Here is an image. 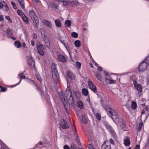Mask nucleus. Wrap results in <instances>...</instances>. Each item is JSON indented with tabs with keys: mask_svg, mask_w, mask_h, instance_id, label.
I'll list each match as a JSON object with an SVG mask.
<instances>
[{
	"mask_svg": "<svg viewBox=\"0 0 149 149\" xmlns=\"http://www.w3.org/2000/svg\"><path fill=\"white\" fill-rule=\"evenodd\" d=\"M105 110L108 113V114L111 117H112V119L116 121L119 120L121 124L123 125V127H125L124 124H123V120L121 118H119L117 113L115 111L113 110L109 106L107 105L105 107Z\"/></svg>",
	"mask_w": 149,
	"mask_h": 149,
	"instance_id": "f257e3e1",
	"label": "nucleus"
},
{
	"mask_svg": "<svg viewBox=\"0 0 149 149\" xmlns=\"http://www.w3.org/2000/svg\"><path fill=\"white\" fill-rule=\"evenodd\" d=\"M61 92L65 94L62 92H61ZM66 95H65V100H69V102L70 104H74V100L72 95V93L70 90V87L69 86H67V88L66 89ZM59 95H60V94Z\"/></svg>",
	"mask_w": 149,
	"mask_h": 149,
	"instance_id": "f03ea898",
	"label": "nucleus"
},
{
	"mask_svg": "<svg viewBox=\"0 0 149 149\" xmlns=\"http://www.w3.org/2000/svg\"><path fill=\"white\" fill-rule=\"evenodd\" d=\"M60 97L61 99L62 102L65 108L66 112L68 113H69V111L68 109L69 107V105H72L74 104H70L69 102V100H65V94L62 92L60 94Z\"/></svg>",
	"mask_w": 149,
	"mask_h": 149,
	"instance_id": "7ed1b4c3",
	"label": "nucleus"
},
{
	"mask_svg": "<svg viewBox=\"0 0 149 149\" xmlns=\"http://www.w3.org/2000/svg\"><path fill=\"white\" fill-rule=\"evenodd\" d=\"M29 15L36 27L37 28L39 25V19L35 12L33 10H31L29 11Z\"/></svg>",
	"mask_w": 149,
	"mask_h": 149,
	"instance_id": "20e7f679",
	"label": "nucleus"
},
{
	"mask_svg": "<svg viewBox=\"0 0 149 149\" xmlns=\"http://www.w3.org/2000/svg\"><path fill=\"white\" fill-rule=\"evenodd\" d=\"M149 56L146 57V59L144 60L139 65V69L140 71H143L146 69L149 65Z\"/></svg>",
	"mask_w": 149,
	"mask_h": 149,
	"instance_id": "39448f33",
	"label": "nucleus"
},
{
	"mask_svg": "<svg viewBox=\"0 0 149 149\" xmlns=\"http://www.w3.org/2000/svg\"><path fill=\"white\" fill-rule=\"evenodd\" d=\"M105 126L107 128V129L110 131L111 135L113 136L115 140H117V137L116 134L114 131V130L108 123L105 124Z\"/></svg>",
	"mask_w": 149,
	"mask_h": 149,
	"instance_id": "423d86ee",
	"label": "nucleus"
},
{
	"mask_svg": "<svg viewBox=\"0 0 149 149\" xmlns=\"http://www.w3.org/2000/svg\"><path fill=\"white\" fill-rule=\"evenodd\" d=\"M88 83L89 88L94 93H96L97 92V90L96 87L94 83L91 81H89Z\"/></svg>",
	"mask_w": 149,
	"mask_h": 149,
	"instance_id": "0eeeda50",
	"label": "nucleus"
},
{
	"mask_svg": "<svg viewBox=\"0 0 149 149\" xmlns=\"http://www.w3.org/2000/svg\"><path fill=\"white\" fill-rule=\"evenodd\" d=\"M134 84L135 88L138 91V94L139 93H141L142 91V87L141 85L140 84H138L137 83L136 81L134 80L133 81Z\"/></svg>",
	"mask_w": 149,
	"mask_h": 149,
	"instance_id": "6e6552de",
	"label": "nucleus"
},
{
	"mask_svg": "<svg viewBox=\"0 0 149 149\" xmlns=\"http://www.w3.org/2000/svg\"><path fill=\"white\" fill-rule=\"evenodd\" d=\"M52 74L54 81H56L59 77L57 70L52 71Z\"/></svg>",
	"mask_w": 149,
	"mask_h": 149,
	"instance_id": "1a4fd4ad",
	"label": "nucleus"
},
{
	"mask_svg": "<svg viewBox=\"0 0 149 149\" xmlns=\"http://www.w3.org/2000/svg\"><path fill=\"white\" fill-rule=\"evenodd\" d=\"M102 149H111V146L109 142L106 141L102 147Z\"/></svg>",
	"mask_w": 149,
	"mask_h": 149,
	"instance_id": "9d476101",
	"label": "nucleus"
},
{
	"mask_svg": "<svg viewBox=\"0 0 149 149\" xmlns=\"http://www.w3.org/2000/svg\"><path fill=\"white\" fill-rule=\"evenodd\" d=\"M60 126L63 129H66L69 127L68 125L64 120H62L60 122Z\"/></svg>",
	"mask_w": 149,
	"mask_h": 149,
	"instance_id": "9b49d317",
	"label": "nucleus"
},
{
	"mask_svg": "<svg viewBox=\"0 0 149 149\" xmlns=\"http://www.w3.org/2000/svg\"><path fill=\"white\" fill-rule=\"evenodd\" d=\"M27 62L29 65H35L34 61H33V58L30 56L27 57Z\"/></svg>",
	"mask_w": 149,
	"mask_h": 149,
	"instance_id": "f8f14e48",
	"label": "nucleus"
},
{
	"mask_svg": "<svg viewBox=\"0 0 149 149\" xmlns=\"http://www.w3.org/2000/svg\"><path fill=\"white\" fill-rule=\"evenodd\" d=\"M57 57L58 60L64 63L65 62L67 61L66 57L63 55H58Z\"/></svg>",
	"mask_w": 149,
	"mask_h": 149,
	"instance_id": "ddd939ff",
	"label": "nucleus"
},
{
	"mask_svg": "<svg viewBox=\"0 0 149 149\" xmlns=\"http://www.w3.org/2000/svg\"><path fill=\"white\" fill-rule=\"evenodd\" d=\"M105 80L106 82L108 84H114L116 83V80L112 79L111 78L106 77L105 78Z\"/></svg>",
	"mask_w": 149,
	"mask_h": 149,
	"instance_id": "4468645a",
	"label": "nucleus"
},
{
	"mask_svg": "<svg viewBox=\"0 0 149 149\" xmlns=\"http://www.w3.org/2000/svg\"><path fill=\"white\" fill-rule=\"evenodd\" d=\"M42 22L43 25H46L50 28H51L52 27V25L51 22L48 21L43 19L42 20Z\"/></svg>",
	"mask_w": 149,
	"mask_h": 149,
	"instance_id": "2eb2a0df",
	"label": "nucleus"
},
{
	"mask_svg": "<svg viewBox=\"0 0 149 149\" xmlns=\"http://www.w3.org/2000/svg\"><path fill=\"white\" fill-rule=\"evenodd\" d=\"M149 109L148 107H146L141 112L142 115L145 114L146 118L148 117L149 114Z\"/></svg>",
	"mask_w": 149,
	"mask_h": 149,
	"instance_id": "dca6fc26",
	"label": "nucleus"
},
{
	"mask_svg": "<svg viewBox=\"0 0 149 149\" xmlns=\"http://www.w3.org/2000/svg\"><path fill=\"white\" fill-rule=\"evenodd\" d=\"M77 107L81 109H82L83 107V104L80 100H78L77 101Z\"/></svg>",
	"mask_w": 149,
	"mask_h": 149,
	"instance_id": "f3484780",
	"label": "nucleus"
},
{
	"mask_svg": "<svg viewBox=\"0 0 149 149\" xmlns=\"http://www.w3.org/2000/svg\"><path fill=\"white\" fill-rule=\"evenodd\" d=\"M124 144L125 146H129L130 144V141L128 137H126L124 141Z\"/></svg>",
	"mask_w": 149,
	"mask_h": 149,
	"instance_id": "a211bd4d",
	"label": "nucleus"
},
{
	"mask_svg": "<svg viewBox=\"0 0 149 149\" xmlns=\"http://www.w3.org/2000/svg\"><path fill=\"white\" fill-rule=\"evenodd\" d=\"M68 77L72 79H73L74 78V76L73 73L70 71H68L67 72Z\"/></svg>",
	"mask_w": 149,
	"mask_h": 149,
	"instance_id": "6ab92c4d",
	"label": "nucleus"
},
{
	"mask_svg": "<svg viewBox=\"0 0 149 149\" xmlns=\"http://www.w3.org/2000/svg\"><path fill=\"white\" fill-rule=\"evenodd\" d=\"M3 31L5 32H6L7 34V36L9 38H10V36L12 35V32L9 30H3Z\"/></svg>",
	"mask_w": 149,
	"mask_h": 149,
	"instance_id": "aec40b11",
	"label": "nucleus"
},
{
	"mask_svg": "<svg viewBox=\"0 0 149 149\" xmlns=\"http://www.w3.org/2000/svg\"><path fill=\"white\" fill-rule=\"evenodd\" d=\"M65 24L66 27H69L71 25V22L70 20H67L65 22Z\"/></svg>",
	"mask_w": 149,
	"mask_h": 149,
	"instance_id": "412c9836",
	"label": "nucleus"
},
{
	"mask_svg": "<svg viewBox=\"0 0 149 149\" xmlns=\"http://www.w3.org/2000/svg\"><path fill=\"white\" fill-rule=\"evenodd\" d=\"M131 106L132 109L135 110L137 107V104L135 102L133 101L131 103Z\"/></svg>",
	"mask_w": 149,
	"mask_h": 149,
	"instance_id": "4be33fe9",
	"label": "nucleus"
},
{
	"mask_svg": "<svg viewBox=\"0 0 149 149\" xmlns=\"http://www.w3.org/2000/svg\"><path fill=\"white\" fill-rule=\"evenodd\" d=\"M55 23L56 24V26L57 27H61V22L59 19H57L55 20Z\"/></svg>",
	"mask_w": 149,
	"mask_h": 149,
	"instance_id": "5701e85b",
	"label": "nucleus"
},
{
	"mask_svg": "<svg viewBox=\"0 0 149 149\" xmlns=\"http://www.w3.org/2000/svg\"><path fill=\"white\" fill-rule=\"evenodd\" d=\"M15 46L18 48H20L22 46L21 44L18 41H16L14 43Z\"/></svg>",
	"mask_w": 149,
	"mask_h": 149,
	"instance_id": "b1692460",
	"label": "nucleus"
},
{
	"mask_svg": "<svg viewBox=\"0 0 149 149\" xmlns=\"http://www.w3.org/2000/svg\"><path fill=\"white\" fill-rule=\"evenodd\" d=\"M82 94L85 96H87L88 95V90L86 88H84L82 89Z\"/></svg>",
	"mask_w": 149,
	"mask_h": 149,
	"instance_id": "393cba45",
	"label": "nucleus"
},
{
	"mask_svg": "<svg viewBox=\"0 0 149 149\" xmlns=\"http://www.w3.org/2000/svg\"><path fill=\"white\" fill-rule=\"evenodd\" d=\"M143 124V123L142 122H141L139 123V125L137 127L136 129L137 131L139 132L141 130Z\"/></svg>",
	"mask_w": 149,
	"mask_h": 149,
	"instance_id": "a878e982",
	"label": "nucleus"
},
{
	"mask_svg": "<svg viewBox=\"0 0 149 149\" xmlns=\"http://www.w3.org/2000/svg\"><path fill=\"white\" fill-rule=\"evenodd\" d=\"M74 127H75V131L74 132V135H75L76 136V140L77 142V143H79L80 142L79 139V137L77 133L76 127L75 126H74Z\"/></svg>",
	"mask_w": 149,
	"mask_h": 149,
	"instance_id": "bb28decb",
	"label": "nucleus"
},
{
	"mask_svg": "<svg viewBox=\"0 0 149 149\" xmlns=\"http://www.w3.org/2000/svg\"><path fill=\"white\" fill-rule=\"evenodd\" d=\"M17 1L19 3L22 8L23 9H24L25 8L24 0H17Z\"/></svg>",
	"mask_w": 149,
	"mask_h": 149,
	"instance_id": "cd10ccee",
	"label": "nucleus"
},
{
	"mask_svg": "<svg viewBox=\"0 0 149 149\" xmlns=\"http://www.w3.org/2000/svg\"><path fill=\"white\" fill-rule=\"evenodd\" d=\"M74 45L75 46L77 47H79L81 45L80 42L79 40H77L74 42Z\"/></svg>",
	"mask_w": 149,
	"mask_h": 149,
	"instance_id": "c85d7f7f",
	"label": "nucleus"
},
{
	"mask_svg": "<svg viewBox=\"0 0 149 149\" xmlns=\"http://www.w3.org/2000/svg\"><path fill=\"white\" fill-rule=\"evenodd\" d=\"M80 118H81V120L82 123H86V119L84 116L81 115Z\"/></svg>",
	"mask_w": 149,
	"mask_h": 149,
	"instance_id": "c756f323",
	"label": "nucleus"
},
{
	"mask_svg": "<svg viewBox=\"0 0 149 149\" xmlns=\"http://www.w3.org/2000/svg\"><path fill=\"white\" fill-rule=\"evenodd\" d=\"M23 72H22L20 73L19 74V76L21 78V79L19 82V83L21 82L22 79H25L26 77L24 75H23Z\"/></svg>",
	"mask_w": 149,
	"mask_h": 149,
	"instance_id": "7c9ffc66",
	"label": "nucleus"
},
{
	"mask_svg": "<svg viewBox=\"0 0 149 149\" xmlns=\"http://www.w3.org/2000/svg\"><path fill=\"white\" fill-rule=\"evenodd\" d=\"M52 71H55V70H57L56 69V66L55 64L53 63L52 66Z\"/></svg>",
	"mask_w": 149,
	"mask_h": 149,
	"instance_id": "2f4dec72",
	"label": "nucleus"
},
{
	"mask_svg": "<svg viewBox=\"0 0 149 149\" xmlns=\"http://www.w3.org/2000/svg\"><path fill=\"white\" fill-rule=\"evenodd\" d=\"M95 76L100 81H102V77L100 74L97 73L95 74Z\"/></svg>",
	"mask_w": 149,
	"mask_h": 149,
	"instance_id": "473e14b6",
	"label": "nucleus"
},
{
	"mask_svg": "<svg viewBox=\"0 0 149 149\" xmlns=\"http://www.w3.org/2000/svg\"><path fill=\"white\" fill-rule=\"evenodd\" d=\"M73 93L75 94V95L78 98H79L80 97V94L79 92L78 91H74L73 92Z\"/></svg>",
	"mask_w": 149,
	"mask_h": 149,
	"instance_id": "72a5a7b5",
	"label": "nucleus"
},
{
	"mask_svg": "<svg viewBox=\"0 0 149 149\" xmlns=\"http://www.w3.org/2000/svg\"><path fill=\"white\" fill-rule=\"evenodd\" d=\"M22 18L24 21L26 23H28L29 22L28 18L26 16H23Z\"/></svg>",
	"mask_w": 149,
	"mask_h": 149,
	"instance_id": "f704fd0d",
	"label": "nucleus"
},
{
	"mask_svg": "<svg viewBox=\"0 0 149 149\" xmlns=\"http://www.w3.org/2000/svg\"><path fill=\"white\" fill-rule=\"evenodd\" d=\"M71 36L75 38H76L78 36V34L77 33L73 32L72 33Z\"/></svg>",
	"mask_w": 149,
	"mask_h": 149,
	"instance_id": "c9c22d12",
	"label": "nucleus"
},
{
	"mask_svg": "<svg viewBox=\"0 0 149 149\" xmlns=\"http://www.w3.org/2000/svg\"><path fill=\"white\" fill-rule=\"evenodd\" d=\"M71 149H76L77 147L76 145L74 143H72L70 146Z\"/></svg>",
	"mask_w": 149,
	"mask_h": 149,
	"instance_id": "e433bc0d",
	"label": "nucleus"
},
{
	"mask_svg": "<svg viewBox=\"0 0 149 149\" xmlns=\"http://www.w3.org/2000/svg\"><path fill=\"white\" fill-rule=\"evenodd\" d=\"M38 50L41 49H43V46L40 43L38 44L37 45Z\"/></svg>",
	"mask_w": 149,
	"mask_h": 149,
	"instance_id": "4c0bfd02",
	"label": "nucleus"
},
{
	"mask_svg": "<svg viewBox=\"0 0 149 149\" xmlns=\"http://www.w3.org/2000/svg\"><path fill=\"white\" fill-rule=\"evenodd\" d=\"M46 43V46L49 48H50V42L48 40H45V41Z\"/></svg>",
	"mask_w": 149,
	"mask_h": 149,
	"instance_id": "58836bf2",
	"label": "nucleus"
},
{
	"mask_svg": "<svg viewBox=\"0 0 149 149\" xmlns=\"http://www.w3.org/2000/svg\"><path fill=\"white\" fill-rule=\"evenodd\" d=\"M39 53L41 55L43 56L44 54V53L43 51V49H39L38 50Z\"/></svg>",
	"mask_w": 149,
	"mask_h": 149,
	"instance_id": "ea45409f",
	"label": "nucleus"
},
{
	"mask_svg": "<svg viewBox=\"0 0 149 149\" xmlns=\"http://www.w3.org/2000/svg\"><path fill=\"white\" fill-rule=\"evenodd\" d=\"M5 18L10 23L12 22V19H11V18L9 16H5Z\"/></svg>",
	"mask_w": 149,
	"mask_h": 149,
	"instance_id": "a19ab883",
	"label": "nucleus"
},
{
	"mask_svg": "<svg viewBox=\"0 0 149 149\" xmlns=\"http://www.w3.org/2000/svg\"><path fill=\"white\" fill-rule=\"evenodd\" d=\"M35 85L37 87V88H36L37 89V90H39V91H40V95H42V93L41 90V89H40V87H39V86H38V85L37 84H35Z\"/></svg>",
	"mask_w": 149,
	"mask_h": 149,
	"instance_id": "79ce46f5",
	"label": "nucleus"
},
{
	"mask_svg": "<svg viewBox=\"0 0 149 149\" xmlns=\"http://www.w3.org/2000/svg\"><path fill=\"white\" fill-rule=\"evenodd\" d=\"M76 66L79 68H81V65L80 63L78 61H77L76 63Z\"/></svg>",
	"mask_w": 149,
	"mask_h": 149,
	"instance_id": "37998d69",
	"label": "nucleus"
},
{
	"mask_svg": "<svg viewBox=\"0 0 149 149\" xmlns=\"http://www.w3.org/2000/svg\"><path fill=\"white\" fill-rule=\"evenodd\" d=\"M42 142L41 141H40L36 145V146L38 147L41 148L42 147L41 146L42 145Z\"/></svg>",
	"mask_w": 149,
	"mask_h": 149,
	"instance_id": "c03bdc74",
	"label": "nucleus"
},
{
	"mask_svg": "<svg viewBox=\"0 0 149 149\" xmlns=\"http://www.w3.org/2000/svg\"><path fill=\"white\" fill-rule=\"evenodd\" d=\"M96 117L97 120H100L101 119V116L99 113H97L96 114Z\"/></svg>",
	"mask_w": 149,
	"mask_h": 149,
	"instance_id": "a18cd8bd",
	"label": "nucleus"
},
{
	"mask_svg": "<svg viewBox=\"0 0 149 149\" xmlns=\"http://www.w3.org/2000/svg\"><path fill=\"white\" fill-rule=\"evenodd\" d=\"M36 76L39 81L40 82H41V79L40 75L38 74H36Z\"/></svg>",
	"mask_w": 149,
	"mask_h": 149,
	"instance_id": "49530a36",
	"label": "nucleus"
},
{
	"mask_svg": "<svg viewBox=\"0 0 149 149\" xmlns=\"http://www.w3.org/2000/svg\"><path fill=\"white\" fill-rule=\"evenodd\" d=\"M11 4L12 6H13V8L15 9H16L17 8V6H16V4L15 3L13 2H11Z\"/></svg>",
	"mask_w": 149,
	"mask_h": 149,
	"instance_id": "de8ad7c7",
	"label": "nucleus"
},
{
	"mask_svg": "<svg viewBox=\"0 0 149 149\" xmlns=\"http://www.w3.org/2000/svg\"><path fill=\"white\" fill-rule=\"evenodd\" d=\"M1 90L2 92H5L6 91V88L5 87H3L0 86Z\"/></svg>",
	"mask_w": 149,
	"mask_h": 149,
	"instance_id": "09e8293b",
	"label": "nucleus"
},
{
	"mask_svg": "<svg viewBox=\"0 0 149 149\" xmlns=\"http://www.w3.org/2000/svg\"><path fill=\"white\" fill-rule=\"evenodd\" d=\"M41 33L42 35H43L45 32V31L44 29L43 28H42L40 29Z\"/></svg>",
	"mask_w": 149,
	"mask_h": 149,
	"instance_id": "8fccbe9b",
	"label": "nucleus"
},
{
	"mask_svg": "<svg viewBox=\"0 0 149 149\" xmlns=\"http://www.w3.org/2000/svg\"><path fill=\"white\" fill-rule=\"evenodd\" d=\"M109 141L110 142V143L113 145H114L115 144V142L114 141L113 139H111Z\"/></svg>",
	"mask_w": 149,
	"mask_h": 149,
	"instance_id": "3c124183",
	"label": "nucleus"
},
{
	"mask_svg": "<svg viewBox=\"0 0 149 149\" xmlns=\"http://www.w3.org/2000/svg\"><path fill=\"white\" fill-rule=\"evenodd\" d=\"M17 12L19 15H22L23 13L20 10H17Z\"/></svg>",
	"mask_w": 149,
	"mask_h": 149,
	"instance_id": "603ef678",
	"label": "nucleus"
},
{
	"mask_svg": "<svg viewBox=\"0 0 149 149\" xmlns=\"http://www.w3.org/2000/svg\"><path fill=\"white\" fill-rule=\"evenodd\" d=\"M63 148L64 149H70V147L67 145L64 146Z\"/></svg>",
	"mask_w": 149,
	"mask_h": 149,
	"instance_id": "864d4df0",
	"label": "nucleus"
},
{
	"mask_svg": "<svg viewBox=\"0 0 149 149\" xmlns=\"http://www.w3.org/2000/svg\"><path fill=\"white\" fill-rule=\"evenodd\" d=\"M52 6H53L54 7L56 8V9H57V5L55 4V3H52V4H51Z\"/></svg>",
	"mask_w": 149,
	"mask_h": 149,
	"instance_id": "5fc2aeb1",
	"label": "nucleus"
},
{
	"mask_svg": "<svg viewBox=\"0 0 149 149\" xmlns=\"http://www.w3.org/2000/svg\"><path fill=\"white\" fill-rule=\"evenodd\" d=\"M2 146V148H1V149H8V147L6 146H3V145H1Z\"/></svg>",
	"mask_w": 149,
	"mask_h": 149,
	"instance_id": "6e6d98bb",
	"label": "nucleus"
},
{
	"mask_svg": "<svg viewBox=\"0 0 149 149\" xmlns=\"http://www.w3.org/2000/svg\"><path fill=\"white\" fill-rule=\"evenodd\" d=\"M34 39H36L37 38V36L35 33H33L32 35Z\"/></svg>",
	"mask_w": 149,
	"mask_h": 149,
	"instance_id": "4d7b16f0",
	"label": "nucleus"
},
{
	"mask_svg": "<svg viewBox=\"0 0 149 149\" xmlns=\"http://www.w3.org/2000/svg\"><path fill=\"white\" fill-rule=\"evenodd\" d=\"M4 19L3 17V15H0V21H1L3 20Z\"/></svg>",
	"mask_w": 149,
	"mask_h": 149,
	"instance_id": "13d9d810",
	"label": "nucleus"
},
{
	"mask_svg": "<svg viewBox=\"0 0 149 149\" xmlns=\"http://www.w3.org/2000/svg\"><path fill=\"white\" fill-rule=\"evenodd\" d=\"M134 149H140V146L139 145H137Z\"/></svg>",
	"mask_w": 149,
	"mask_h": 149,
	"instance_id": "bf43d9fd",
	"label": "nucleus"
},
{
	"mask_svg": "<svg viewBox=\"0 0 149 149\" xmlns=\"http://www.w3.org/2000/svg\"><path fill=\"white\" fill-rule=\"evenodd\" d=\"M88 147L90 149H92L93 148V146L91 144H89L88 145Z\"/></svg>",
	"mask_w": 149,
	"mask_h": 149,
	"instance_id": "052dcab7",
	"label": "nucleus"
},
{
	"mask_svg": "<svg viewBox=\"0 0 149 149\" xmlns=\"http://www.w3.org/2000/svg\"><path fill=\"white\" fill-rule=\"evenodd\" d=\"M98 70L100 71H102V68L101 67H98Z\"/></svg>",
	"mask_w": 149,
	"mask_h": 149,
	"instance_id": "680f3d73",
	"label": "nucleus"
},
{
	"mask_svg": "<svg viewBox=\"0 0 149 149\" xmlns=\"http://www.w3.org/2000/svg\"><path fill=\"white\" fill-rule=\"evenodd\" d=\"M31 44L33 46H34L35 45L34 42L32 40L31 41Z\"/></svg>",
	"mask_w": 149,
	"mask_h": 149,
	"instance_id": "e2e57ef3",
	"label": "nucleus"
},
{
	"mask_svg": "<svg viewBox=\"0 0 149 149\" xmlns=\"http://www.w3.org/2000/svg\"><path fill=\"white\" fill-rule=\"evenodd\" d=\"M26 44L25 42H23V47H25L26 46Z\"/></svg>",
	"mask_w": 149,
	"mask_h": 149,
	"instance_id": "0e129e2a",
	"label": "nucleus"
},
{
	"mask_svg": "<svg viewBox=\"0 0 149 149\" xmlns=\"http://www.w3.org/2000/svg\"><path fill=\"white\" fill-rule=\"evenodd\" d=\"M104 74L105 75L107 76L108 75H109V74L107 72H104Z\"/></svg>",
	"mask_w": 149,
	"mask_h": 149,
	"instance_id": "69168bd1",
	"label": "nucleus"
},
{
	"mask_svg": "<svg viewBox=\"0 0 149 149\" xmlns=\"http://www.w3.org/2000/svg\"><path fill=\"white\" fill-rule=\"evenodd\" d=\"M65 47L66 49H67V50L68 51V52H69V48L68 47H67L66 46H65Z\"/></svg>",
	"mask_w": 149,
	"mask_h": 149,
	"instance_id": "338daca9",
	"label": "nucleus"
},
{
	"mask_svg": "<svg viewBox=\"0 0 149 149\" xmlns=\"http://www.w3.org/2000/svg\"><path fill=\"white\" fill-rule=\"evenodd\" d=\"M6 10H8V9L9 8L8 6H7V4H6Z\"/></svg>",
	"mask_w": 149,
	"mask_h": 149,
	"instance_id": "774afa93",
	"label": "nucleus"
}]
</instances>
